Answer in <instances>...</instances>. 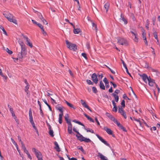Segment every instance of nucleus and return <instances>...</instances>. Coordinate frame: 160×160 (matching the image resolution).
Segmentation results:
<instances>
[{
    "label": "nucleus",
    "instance_id": "nucleus-1",
    "mask_svg": "<svg viewBox=\"0 0 160 160\" xmlns=\"http://www.w3.org/2000/svg\"><path fill=\"white\" fill-rule=\"evenodd\" d=\"M3 14L9 22H12L15 24H17V20L14 18L13 16L11 13L7 12H4Z\"/></svg>",
    "mask_w": 160,
    "mask_h": 160
},
{
    "label": "nucleus",
    "instance_id": "nucleus-2",
    "mask_svg": "<svg viewBox=\"0 0 160 160\" xmlns=\"http://www.w3.org/2000/svg\"><path fill=\"white\" fill-rule=\"evenodd\" d=\"M66 42L67 47L70 49L75 51L77 49V47L75 44L70 43L68 40H66Z\"/></svg>",
    "mask_w": 160,
    "mask_h": 160
},
{
    "label": "nucleus",
    "instance_id": "nucleus-3",
    "mask_svg": "<svg viewBox=\"0 0 160 160\" xmlns=\"http://www.w3.org/2000/svg\"><path fill=\"white\" fill-rule=\"evenodd\" d=\"M19 44L21 48V51L20 52L22 53L23 56H24V55H26L27 54V51L25 47L24 44L22 42H20Z\"/></svg>",
    "mask_w": 160,
    "mask_h": 160
},
{
    "label": "nucleus",
    "instance_id": "nucleus-4",
    "mask_svg": "<svg viewBox=\"0 0 160 160\" xmlns=\"http://www.w3.org/2000/svg\"><path fill=\"white\" fill-rule=\"evenodd\" d=\"M118 44L122 45L127 46L128 43L126 39L123 38H120L118 39Z\"/></svg>",
    "mask_w": 160,
    "mask_h": 160
},
{
    "label": "nucleus",
    "instance_id": "nucleus-5",
    "mask_svg": "<svg viewBox=\"0 0 160 160\" xmlns=\"http://www.w3.org/2000/svg\"><path fill=\"white\" fill-rule=\"evenodd\" d=\"M32 151L33 152L37 158L42 157L41 153L35 148H32Z\"/></svg>",
    "mask_w": 160,
    "mask_h": 160
},
{
    "label": "nucleus",
    "instance_id": "nucleus-6",
    "mask_svg": "<svg viewBox=\"0 0 160 160\" xmlns=\"http://www.w3.org/2000/svg\"><path fill=\"white\" fill-rule=\"evenodd\" d=\"M26 56V55H24V56H23L22 54V53L20 52L18 54L17 58H13V59L14 60V61L15 62H17L18 60L20 61H22V58H25Z\"/></svg>",
    "mask_w": 160,
    "mask_h": 160
},
{
    "label": "nucleus",
    "instance_id": "nucleus-7",
    "mask_svg": "<svg viewBox=\"0 0 160 160\" xmlns=\"http://www.w3.org/2000/svg\"><path fill=\"white\" fill-rule=\"evenodd\" d=\"M130 32L132 34V38L134 42H138V38L137 37V34L136 31H131Z\"/></svg>",
    "mask_w": 160,
    "mask_h": 160
},
{
    "label": "nucleus",
    "instance_id": "nucleus-8",
    "mask_svg": "<svg viewBox=\"0 0 160 160\" xmlns=\"http://www.w3.org/2000/svg\"><path fill=\"white\" fill-rule=\"evenodd\" d=\"M91 78L93 82L95 84H96L98 83V76L96 73H93L92 75Z\"/></svg>",
    "mask_w": 160,
    "mask_h": 160
},
{
    "label": "nucleus",
    "instance_id": "nucleus-9",
    "mask_svg": "<svg viewBox=\"0 0 160 160\" xmlns=\"http://www.w3.org/2000/svg\"><path fill=\"white\" fill-rule=\"evenodd\" d=\"M29 121L31 123V124L32 125L34 124V123L33 119V117L32 115V109L31 108H30L29 110Z\"/></svg>",
    "mask_w": 160,
    "mask_h": 160
},
{
    "label": "nucleus",
    "instance_id": "nucleus-10",
    "mask_svg": "<svg viewBox=\"0 0 160 160\" xmlns=\"http://www.w3.org/2000/svg\"><path fill=\"white\" fill-rule=\"evenodd\" d=\"M29 121L31 123V124L32 125L34 124V123L33 119V117L32 115V109L31 108H30L29 110Z\"/></svg>",
    "mask_w": 160,
    "mask_h": 160
},
{
    "label": "nucleus",
    "instance_id": "nucleus-11",
    "mask_svg": "<svg viewBox=\"0 0 160 160\" xmlns=\"http://www.w3.org/2000/svg\"><path fill=\"white\" fill-rule=\"evenodd\" d=\"M118 112L125 119H126L127 118V117L126 112L122 108H119L118 109Z\"/></svg>",
    "mask_w": 160,
    "mask_h": 160
},
{
    "label": "nucleus",
    "instance_id": "nucleus-12",
    "mask_svg": "<svg viewBox=\"0 0 160 160\" xmlns=\"http://www.w3.org/2000/svg\"><path fill=\"white\" fill-rule=\"evenodd\" d=\"M96 136L98 137V138L99 139V140L101 141L102 143L104 144L105 145L108 146H110V145L109 143H108L105 140H104L103 138L99 136L98 134H96Z\"/></svg>",
    "mask_w": 160,
    "mask_h": 160
},
{
    "label": "nucleus",
    "instance_id": "nucleus-13",
    "mask_svg": "<svg viewBox=\"0 0 160 160\" xmlns=\"http://www.w3.org/2000/svg\"><path fill=\"white\" fill-rule=\"evenodd\" d=\"M141 77H142L143 81L146 83L149 79L150 77L148 78V76L145 74H143L141 75Z\"/></svg>",
    "mask_w": 160,
    "mask_h": 160
},
{
    "label": "nucleus",
    "instance_id": "nucleus-14",
    "mask_svg": "<svg viewBox=\"0 0 160 160\" xmlns=\"http://www.w3.org/2000/svg\"><path fill=\"white\" fill-rule=\"evenodd\" d=\"M80 102L82 105L84 107V108H87V109L89 110L90 111L92 112L91 109L86 104L85 102L83 100H81Z\"/></svg>",
    "mask_w": 160,
    "mask_h": 160
},
{
    "label": "nucleus",
    "instance_id": "nucleus-15",
    "mask_svg": "<svg viewBox=\"0 0 160 160\" xmlns=\"http://www.w3.org/2000/svg\"><path fill=\"white\" fill-rule=\"evenodd\" d=\"M98 157H99L101 160H108L107 158L103 155L102 153L99 152H98Z\"/></svg>",
    "mask_w": 160,
    "mask_h": 160
},
{
    "label": "nucleus",
    "instance_id": "nucleus-16",
    "mask_svg": "<svg viewBox=\"0 0 160 160\" xmlns=\"http://www.w3.org/2000/svg\"><path fill=\"white\" fill-rule=\"evenodd\" d=\"M103 129L109 135H112V131L109 128H108L106 127H104L103 128Z\"/></svg>",
    "mask_w": 160,
    "mask_h": 160
},
{
    "label": "nucleus",
    "instance_id": "nucleus-17",
    "mask_svg": "<svg viewBox=\"0 0 160 160\" xmlns=\"http://www.w3.org/2000/svg\"><path fill=\"white\" fill-rule=\"evenodd\" d=\"M68 114H66L65 116V119L68 125L72 124L70 120L68 119Z\"/></svg>",
    "mask_w": 160,
    "mask_h": 160
},
{
    "label": "nucleus",
    "instance_id": "nucleus-18",
    "mask_svg": "<svg viewBox=\"0 0 160 160\" xmlns=\"http://www.w3.org/2000/svg\"><path fill=\"white\" fill-rule=\"evenodd\" d=\"M54 145L55 147H54V149L58 152H59L60 151V149L59 148V146L58 145V143L57 142H54Z\"/></svg>",
    "mask_w": 160,
    "mask_h": 160
},
{
    "label": "nucleus",
    "instance_id": "nucleus-19",
    "mask_svg": "<svg viewBox=\"0 0 160 160\" xmlns=\"http://www.w3.org/2000/svg\"><path fill=\"white\" fill-rule=\"evenodd\" d=\"M148 84L150 86H153L154 84H155L154 81L150 77H149V79L148 81Z\"/></svg>",
    "mask_w": 160,
    "mask_h": 160
},
{
    "label": "nucleus",
    "instance_id": "nucleus-20",
    "mask_svg": "<svg viewBox=\"0 0 160 160\" xmlns=\"http://www.w3.org/2000/svg\"><path fill=\"white\" fill-rule=\"evenodd\" d=\"M76 136L78 138V139L81 142H82L83 141L82 140H84V137H83L82 135L80 133L78 134V135H76Z\"/></svg>",
    "mask_w": 160,
    "mask_h": 160
},
{
    "label": "nucleus",
    "instance_id": "nucleus-21",
    "mask_svg": "<svg viewBox=\"0 0 160 160\" xmlns=\"http://www.w3.org/2000/svg\"><path fill=\"white\" fill-rule=\"evenodd\" d=\"M65 102L70 108H72L74 109H76V108L74 107L73 105L72 104L69 103L67 101L65 100Z\"/></svg>",
    "mask_w": 160,
    "mask_h": 160
},
{
    "label": "nucleus",
    "instance_id": "nucleus-22",
    "mask_svg": "<svg viewBox=\"0 0 160 160\" xmlns=\"http://www.w3.org/2000/svg\"><path fill=\"white\" fill-rule=\"evenodd\" d=\"M109 7V3L108 2H106L104 5V8L106 10V12H107Z\"/></svg>",
    "mask_w": 160,
    "mask_h": 160
},
{
    "label": "nucleus",
    "instance_id": "nucleus-23",
    "mask_svg": "<svg viewBox=\"0 0 160 160\" xmlns=\"http://www.w3.org/2000/svg\"><path fill=\"white\" fill-rule=\"evenodd\" d=\"M72 124L68 125V132L69 134H71L72 133Z\"/></svg>",
    "mask_w": 160,
    "mask_h": 160
},
{
    "label": "nucleus",
    "instance_id": "nucleus-24",
    "mask_svg": "<svg viewBox=\"0 0 160 160\" xmlns=\"http://www.w3.org/2000/svg\"><path fill=\"white\" fill-rule=\"evenodd\" d=\"M63 115V114L60 113L59 115L58 122L60 124H61L62 122V117Z\"/></svg>",
    "mask_w": 160,
    "mask_h": 160
},
{
    "label": "nucleus",
    "instance_id": "nucleus-25",
    "mask_svg": "<svg viewBox=\"0 0 160 160\" xmlns=\"http://www.w3.org/2000/svg\"><path fill=\"white\" fill-rule=\"evenodd\" d=\"M99 87L101 89L104 90L105 89V87L104 84L102 81H100V82Z\"/></svg>",
    "mask_w": 160,
    "mask_h": 160
},
{
    "label": "nucleus",
    "instance_id": "nucleus-26",
    "mask_svg": "<svg viewBox=\"0 0 160 160\" xmlns=\"http://www.w3.org/2000/svg\"><path fill=\"white\" fill-rule=\"evenodd\" d=\"M112 95L114 98L116 102H118L119 100L118 96L115 93H112Z\"/></svg>",
    "mask_w": 160,
    "mask_h": 160
},
{
    "label": "nucleus",
    "instance_id": "nucleus-27",
    "mask_svg": "<svg viewBox=\"0 0 160 160\" xmlns=\"http://www.w3.org/2000/svg\"><path fill=\"white\" fill-rule=\"evenodd\" d=\"M84 115L90 121L93 122H94V120L90 117L88 116L87 114H86V113H84Z\"/></svg>",
    "mask_w": 160,
    "mask_h": 160
},
{
    "label": "nucleus",
    "instance_id": "nucleus-28",
    "mask_svg": "<svg viewBox=\"0 0 160 160\" xmlns=\"http://www.w3.org/2000/svg\"><path fill=\"white\" fill-rule=\"evenodd\" d=\"M80 31L81 30L80 28H74L73 32L75 34H78L80 32Z\"/></svg>",
    "mask_w": 160,
    "mask_h": 160
},
{
    "label": "nucleus",
    "instance_id": "nucleus-29",
    "mask_svg": "<svg viewBox=\"0 0 160 160\" xmlns=\"http://www.w3.org/2000/svg\"><path fill=\"white\" fill-rule=\"evenodd\" d=\"M42 100H43V102L45 103V104L48 106V107L49 108V110L50 111H52V108H51V107H50V105H49L48 103H47V101L45 100V99H42Z\"/></svg>",
    "mask_w": 160,
    "mask_h": 160
},
{
    "label": "nucleus",
    "instance_id": "nucleus-30",
    "mask_svg": "<svg viewBox=\"0 0 160 160\" xmlns=\"http://www.w3.org/2000/svg\"><path fill=\"white\" fill-rule=\"evenodd\" d=\"M121 18H122L121 20L124 22V24H126L127 23V20L124 18V17L122 16V14H121Z\"/></svg>",
    "mask_w": 160,
    "mask_h": 160
},
{
    "label": "nucleus",
    "instance_id": "nucleus-31",
    "mask_svg": "<svg viewBox=\"0 0 160 160\" xmlns=\"http://www.w3.org/2000/svg\"><path fill=\"white\" fill-rule=\"evenodd\" d=\"M149 21L148 19H147L146 21V28L148 30H149Z\"/></svg>",
    "mask_w": 160,
    "mask_h": 160
},
{
    "label": "nucleus",
    "instance_id": "nucleus-32",
    "mask_svg": "<svg viewBox=\"0 0 160 160\" xmlns=\"http://www.w3.org/2000/svg\"><path fill=\"white\" fill-rule=\"evenodd\" d=\"M84 129L86 130L87 131V132H90L92 133H94V131L92 130V129H89V128H86L85 127V126L84 127Z\"/></svg>",
    "mask_w": 160,
    "mask_h": 160
},
{
    "label": "nucleus",
    "instance_id": "nucleus-33",
    "mask_svg": "<svg viewBox=\"0 0 160 160\" xmlns=\"http://www.w3.org/2000/svg\"><path fill=\"white\" fill-rule=\"evenodd\" d=\"M0 28L3 31V33L6 35L7 36V34L6 31L5 30L4 28L2 25H0Z\"/></svg>",
    "mask_w": 160,
    "mask_h": 160
},
{
    "label": "nucleus",
    "instance_id": "nucleus-34",
    "mask_svg": "<svg viewBox=\"0 0 160 160\" xmlns=\"http://www.w3.org/2000/svg\"><path fill=\"white\" fill-rule=\"evenodd\" d=\"M83 138L84 139L82 140H83V141H84L85 142H92V141L89 138H88L85 137Z\"/></svg>",
    "mask_w": 160,
    "mask_h": 160
},
{
    "label": "nucleus",
    "instance_id": "nucleus-35",
    "mask_svg": "<svg viewBox=\"0 0 160 160\" xmlns=\"http://www.w3.org/2000/svg\"><path fill=\"white\" fill-rule=\"evenodd\" d=\"M153 34L154 38L157 40V42H158V40L157 36V32L155 31L153 32Z\"/></svg>",
    "mask_w": 160,
    "mask_h": 160
},
{
    "label": "nucleus",
    "instance_id": "nucleus-36",
    "mask_svg": "<svg viewBox=\"0 0 160 160\" xmlns=\"http://www.w3.org/2000/svg\"><path fill=\"white\" fill-rule=\"evenodd\" d=\"M57 109L60 112V113L63 114V111L62 107H57Z\"/></svg>",
    "mask_w": 160,
    "mask_h": 160
},
{
    "label": "nucleus",
    "instance_id": "nucleus-37",
    "mask_svg": "<svg viewBox=\"0 0 160 160\" xmlns=\"http://www.w3.org/2000/svg\"><path fill=\"white\" fill-rule=\"evenodd\" d=\"M29 88V85H27L25 87V89L24 90L25 92L27 93V94H28V90Z\"/></svg>",
    "mask_w": 160,
    "mask_h": 160
},
{
    "label": "nucleus",
    "instance_id": "nucleus-38",
    "mask_svg": "<svg viewBox=\"0 0 160 160\" xmlns=\"http://www.w3.org/2000/svg\"><path fill=\"white\" fill-rule=\"evenodd\" d=\"M115 123H116L117 125L119 127V128L122 125L119 122L117 119L114 122Z\"/></svg>",
    "mask_w": 160,
    "mask_h": 160
},
{
    "label": "nucleus",
    "instance_id": "nucleus-39",
    "mask_svg": "<svg viewBox=\"0 0 160 160\" xmlns=\"http://www.w3.org/2000/svg\"><path fill=\"white\" fill-rule=\"evenodd\" d=\"M49 133L51 137H52L54 136L53 132L52 129H50L49 130Z\"/></svg>",
    "mask_w": 160,
    "mask_h": 160
},
{
    "label": "nucleus",
    "instance_id": "nucleus-40",
    "mask_svg": "<svg viewBox=\"0 0 160 160\" xmlns=\"http://www.w3.org/2000/svg\"><path fill=\"white\" fill-rule=\"evenodd\" d=\"M37 15L38 16V18L41 20L43 18V17L42 16L40 13L38 12L37 13Z\"/></svg>",
    "mask_w": 160,
    "mask_h": 160
},
{
    "label": "nucleus",
    "instance_id": "nucleus-41",
    "mask_svg": "<svg viewBox=\"0 0 160 160\" xmlns=\"http://www.w3.org/2000/svg\"><path fill=\"white\" fill-rule=\"evenodd\" d=\"M86 82L88 85H93V82H92L90 80H87Z\"/></svg>",
    "mask_w": 160,
    "mask_h": 160
},
{
    "label": "nucleus",
    "instance_id": "nucleus-42",
    "mask_svg": "<svg viewBox=\"0 0 160 160\" xmlns=\"http://www.w3.org/2000/svg\"><path fill=\"white\" fill-rule=\"evenodd\" d=\"M92 91L93 92L95 93H96L97 92V90L95 87H92Z\"/></svg>",
    "mask_w": 160,
    "mask_h": 160
},
{
    "label": "nucleus",
    "instance_id": "nucleus-43",
    "mask_svg": "<svg viewBox=\"0 0 160 160\" xmlns=\"http://www.w3.org/2000/svg\"><path fill=\"white\" fill-rule=\"evenodd\" d=\"M78 149L80 150L83 153H85V151L82 146H81L79 147H78Z\"/></svg>",
    "mask_w": 160,
    "mask_h": 160
},
{
    "label": "nucleus",
    "instance_id": "nucleus-44",
    "mask_svg": "<svg viewBox=\"0 0 160 160\" xmlns=\"http://www.w3.org/2000/svg\"><path fill=\"white\" fill-rule=\"evenodd\" d=\"M123 98L124 99H127L128 100H130V99L128 98L126 94H124L123 95Z\"/></svg>",
    "mask_w": 160,
    "mask_h": 160
},
{
    "label": "nucleus",
    "instance_id": "nucleus-45",
    "mask_svg": "<svg viewBox=\"0 0 160 160\" xmlns=\"http://www.w3.org/2000/svg\"><path fill=\"white\" fill-rule=\"evenodd\" d=\"M11 113L12 114V116L14 117V118L15 119L16 121L17 122V120L16 119V117L15 116V114L14 112L13 111Z\"/></svg>",
    "mask_w": 160,
    "mask_h": 160
},
{
    "label": "nucleus",
    "instance_id": "nucleus-46",
    "mask_svg": "<svg viewBox=\"0 0 160 160\" xmlns=\"http://www.w3.org/2000/svg\"><path fill=\"white\" fill-rule=\"evenodd\" d=\"M24 38L26 40L27 43H29L30 42V40L27 37L24 36Z\"/></svg>",
    "mask_w": 160,
    "mask_h": 160
},
{
    "label": "nucleus",
    "instance_id": "nucleus-47",
    "mask_svg": "<svg viewBox=\"0 0 160 160\" xmlns=\"http://www.w3.org/2000/svg\"><path fill=\"white\" fill-rule=\"evenodd\" d=\"M110 120L113 121V122H114L116 119L115 118L113 117L112 115H111V116L109 117V118Z\"/></svg>",
    "mask_w": 160,
    "mask_h": 160
},
{
    "label": "nucleus",
    "instance_id": "nucleus-48",
    "mask_svg": "<svg viewBox=\"0 0 160 160\" xmlns=\"http://www.w3.org/2000/svg\"><path fill=\"white\" fill-rule=\"evenodd\" d=\"M121 104L122 107H123V108H125V101L124 100H123L122 101V102L121 103Z\"/></svg>",
    "mask_w": 160,
    "mask_h": 160
},
{
    "label": "nucleus",
    "instance_id": "nucleus-49",
    "mask_svg": "<svg viewBox=\"0 0 160 160\" xmlns=\"http://www.w3.org/2000/svg\"><path fill=\"white\" fill-rule=\"evenodd\" d=\"M145 123H146L144 121L143 119H142L141 120V122H140V126H142L143 124H144L145 125Z\"/></svg>",
    "mask_w": 160,
    "mask_h": 160
},
{
    "label": "nucleus",
    "instance_id": "nucleus-50",
    "mask_svg": "<svg viewBox=\"0 0 160 160\" xmlns=\"http://www.w3.org/2000/svg\"><path fill=\"white\" fill-rule=\"evenodd\" d=\"M97 76H98V77L99 79H101V80L102 79V78L103 77V75L102 74H98L97 75Z\"/></svg>",
    "mask_w": 160,
    "mask_h": 160
},
{
    "label": "nucleus",
    "instance_id": "nucleus-51",
    "mask_svg": "<svg viewBox=\"0 0 160 160\" xmlns=\"http://www.w3.org/2000/svg\"><path fill=\"white\" fill-rule=\"evenodd\" d=\"M119 128L120 129L122 130H123V131L124 132H127V130H126V128L124 127H123L122 125L121 126V127Z\"/></svg>",
    "mask_w": 160,
    "mask_h": 160
},
{
    "label": "nucleus",
    "instance_id": "nucleus-52",
    "mask_svg": "<svg viewBox=\"0 0 160 160\" xmlns=\"http://www.w3.org/2000/svg\"><path fill=\"white\" fill-rule=\"evenodd\" d=\"M6 51L7 52L10 54H11L12 53V51L9 50V49L8 48H7Z\"/></svg>",
    "mask_w": 160,
    "mask_h": 160
},
{
    "label": "nucleus",
    "instance_id": "nucleus-53",
    "mask_svg": "<svg viewBox=\"0 0 160 160\" xmlns=\"http://www.w3.org/2000/svg\"><path fill=\"white\" fill-rule=\"evenodd\" d=\"M142 36L143 38V40H145L146 39V33L144 32H143L142 34Z\"/></svg>",
    "mask_w": 160,
    "mask_h": 160
},
{
    "label": "nucleus",
    "instance_id": "nucleus-54",
    "mask_svg": "<svg viewBox=\"0 0 160 160\" xmlns=\"http://www.w3.org/2000/svg\"><path fill=\"white\" fill-rule=\"evenodd\" d=\"M21 144V145H22V148L23 149V150H24L26 149V148L25 147V146L24 145V144L23 142H22V143Z\"/></svg>",
    "mask_w": 160,
    "mask_h": 160
},
{
    "label": "nucleus",
    "instance_id": "nucleus-55",
    "mask_svg": "<svg viewBox=\"0 0 160 160\" xmlns=\"http://www.w3.org/2000/svg\"><path fill=\"white\" fill-rule=\"evenodd\" d=\"M103 81L105 83V84H108L109 83L108 82V81L107 78H105L103 79Z\"/></svg>",
    "mask_w": 160,
    "mask_h": 160
},
{
    "label": "nucleus",
    "instance_id": "nucleus-56",
    "mask_svg": "<svg viewBox=\"0 0 160 160\" xmlns=\"http://www.w3.org/2000/svg\"><path fill=\"white\" fill-rule=\"evenodd\" d=\"M39 109H40V113L41 115L42 116V117H43L44 116V114H43V113L42 112V108H41V107H40L39 108Z\"/></svg>",
    "mask_w": 160,
    "mask_h": 160
},
{
    "label": "nucleus",
    "instance_id": "nucleus-57",
    "mask_svg": "<svg viewBox=\"0 0 160 160\" xmlns=\"http://www.w3.org/2000/svg\"><path fill=\"white\" fill-rule=\"evenodd\" d=\"M41 21L43 22L44 24H48V22H47V21L44 19V18L41 20Z\"/></svg>",
    "mask_w": 160,
    "mask_h": 160
},
{
    "label": "nucleus",
    "instance_id": "nucleus-58",
    "mask_svg": "<svg viewBox=\"0 0 160 160\" xmlns=\"http://www.w3.org/2000/svg\"><path fill=\"white\" fill-rule=\"evenodd\" d=\"M92 26L93 27H94L95 29L96 30H97V25L96 24H95L93 22H92Z\"/></svg>",
    "mask_w": 160,
    "mask_h": 160
},
{
    "label": "nucleus",
    "instance_id": "nucleus-59",
    "mask_svg": "<svg viewBox=\"0 0 160 160\" xmlns=\"http://www.w3.org/2000/svg\"><path fill=\"white\" fill-rule=\"evenodd\" d=\"M112 111L114 112H116L117 111V106H114L113 107V108L112 109Z\"/></svg>",
    "mask_w": 160,
    "mask_h": 160
},
{
    "label": "nucleus",
    "instance_id": "nucleus-60",
    "mask_svg": "<svg viewBox=\"0 0 160 160\" xmlns=\"http://www.w3.org/2000/svg\"><path fill=\"white\" fill-rule=\"evenodd\" d=\"M11 140L12 141V143L15 146H17V143L12 138H11Z\"/></svg>",
    "mask_w": 160,
    "mask_h": 160
},
{
    "label": "nucleus",
    "instance_id": "nucleus-61",
    "mask_svg": "<svg viewBox=\"0 0 160 160\" xmlns=\"http://www.w3.org/2000/svg\"><path fill=\"white\" fill-rule=\"evenodd\" d=\"M82 56H83V57H84L85 59H87V57L86 54L85 53H82Z\"/></svg>",
    "mask_w": 160,
    "mask_h": 160
},
{
    "label": "nucleus",
    "instance_id": "nucleus-62",
    "mask_svg": "<svg viewBox=\"0 0 160 160\" xmlns=\"http://www.w3.org/2000/svg\"><path fill=\"white\" fill-rule=\"evenodd\" d=\"M37 25L41 29H42L43 28V26L41 24L38 23Z\"/></svg>",
    "mask_w": 160,
    "mask_h": 160
},
{
    "label": "nucleus",
    "instance_id": "nucleus-63",
    "mask_svg": "<svg viewBox=\"0 0 160 160\" xmlns=\"http://www.w3.org/2000/svg\"><path fill=\"white\" fill-rule=\"evenodd\" d=\"M121 61L123 64V66L125 68H127V65H126V63L124 62V61L122 60H121Z\"/></svg>",
    "mask_w": 160,
    "mask_h": 160
},
{
    "label": "nucleus",
    "instance_id": "nucleus-64",
    "mask_svg": "<svg viewBox=\"0 0 160 160\" xmlns=\"http://www.w3.org/2000/svg\"><path fill=\"white\" fill-rule=\"evenodd\" d=\"M120 92V91L119 90H118V89H117L116 90L114 93H115V94H116V95H117L118 94V93H119Z\"/></svg>",
    "mask_w": 160,
    "mask_h": 160
}]
</instances>
